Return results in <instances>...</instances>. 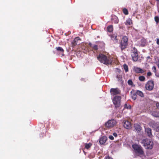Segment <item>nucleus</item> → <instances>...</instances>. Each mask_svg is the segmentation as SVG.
I'll use <instances>...</instances> for the list:
<instances>
[{"label": "nucleus", "instance_id": "obj_28", "mask_svg": "<svg viewBox=\"0 0 159 159\" xmlns=\"http://www.w3.org/2000/svg\"><path fill=\"white\" fill-rule=\"evenodd\" d=\"M154 20L156 22V24L157 25L159 22V17L158 16H155L154 17Z\"/></svg>", "mask_w": 159, "mask_h": 159}, {"label": "nucleus", "instance_id": "obj_8", "mask_svg": "<svg viewBox=\"0 0 159 159\" xmlns=\"http://www.w3.org/2000/svg\"><path fill=\"white\" fill-rule=\"evenodd\" d=\"M110 92L111 95L114 96L120 94V90L118 88H111L110 89Z\"/></svg>", "mask_w": 159, "mask_h": 159}, {"label": "nucleus", "instance_id": "obj_15", "mask_svg": "<svg viewBox=\"0 0 159 159\" xmlns=\"http://www.w3.org/2000/svg\"><path fill=\"white\" fill-rule=\"evenodd\" d=\"M131 55L133 60L134 61H136L138 60L139 58L138 53L131 54Z\"/></svg>", "mask_w": 159, "mask_h": 159}, {"label": "nucleus", "instance_id": "obj_27", "mask_svg": "<svg viewBox=\"0 0 159 159\" xmlns=\"http://www.w3.org/2000/svg\"><path fill=\"white\" fill-rule=\"evenodd\" d=\"M123 67L126 72H127L129 70L128 66L126 64H124L123 65Z\"/></svg>", "mask_w": 159, "mask_h": 159}, {"label": "nucleus", "instance_id": "obj_31", "mask_svg": "<svg viewBox=\"0 0 159 159\" xmlns=\"http://www.w3.org/2000/svg\"><path fill=\"white\" fill-rule=\"evenodd\" d=\"M117 78L119 81H121L122 80V78L120 75H117L116 76Z\"/></svg>", "mask_w": 159, "mask_h": 159}, {"label": "nucleus", "instance_id": "obj_19", "mask_svg": "<svg viewBox=\"0 0 159 159\" xmlns=\"http://www.w3.org/2000/svg\"><path fill=\"white\" fill-rule=\"evenodd\" d=\"M140 46L144 47L146 45V40L145 39H143L141 40Z\"/></svg>", "mask_w": 159, "mask_h": 159}, {"label": "nucleus", "instance_id": "obj_42", "mask_svg": "<svg viewBox=\"0 0 159 159\" xmlns=\"http://www.w3.org/2000/svg\"><path fill=\"white\" fill-rule=\"evenodd\" d=\"M158 48H159V47H158Z\"/></svg>", "mask_w": 159, "mask_h": 159}, {"label": "nucleus", "instance_id": "obj_20", "mask_svg": "<svg viewBox=\"0 0 159 159\" xmlns=\"http://www.w3.org/2000/svg\"><path fill=\"white\" fill-rule=\"evenodd\" d=\"M134 127L136 130L138 131H140L141 130V128L139 125L136 124L134 125Z\"/></svg>", "mask_w": 159, "mask_h": 159}, {"label": "nucleus", "instance_id": "obj_40", "mask_svg": "<svg viewBox=\"0 0 159 159\" xmlns=\"http://www.w3.org/2000/svg\"><path fill=\"white\" fill-rule=\"evenodd\" d=\"M89 45L90 47L92 48V47L93 46V45L91 43H89Z\"/></svg>", "mask_w": 159, "mask_h": 159}, {"label": "nucleus", "instance_id": "obj_11", "mask_svg": "<svg viewBox=\"0 0 159 159\" xmlns=\"http://www.w3.org/2000/svg\"><path fill=\"white\" fill-rule=\"evenodd\" d=\"M80 40V39L78 37L75 38L74 40L71 42V44L72 46L73 47L76 46L78 43V41Z\"/></svg>", "mask_w": 159, "mask_h": 159}, {"label": "nucleus", "instance_id": "obj_7", "mask_svg": "<svg viewBox=\"0 0 159 159\" xmlns=\"http://www.w3.org/2000/svg\"><path fill=\"white\" fill-rule=\"evenodd\" d=\"M154 87V83L152 80L148 81L145 84V88L146 90L148 91L152 90Z\"/></svg>", "mask_w": 159, "mask_h": 159}, {"label": "nucleus", "instance_id": "obj_21", "mask_svg": "<svg viewBox=\"0 0 159 159\" xmlns=\"http://www.w3.org/2000/svg\"><path fill=\"white\" fill-rule=\"evenodd\" d=\"M113 26L112 25L108 26L107 27V31L109 32H111L113 31Z\"/></svg>", "mask_w": 159, "mask_h": 159}, {"label": "nucleus", "instance_id": "obj_1", "mask_svg": "<svg viewBox=\"0 0 159 159\" xmlns=\"http://www.w3.org/2000/svg\"><path fill=\"white\" fill-rule=\"evenodd\" d=\"M97 58L101 63L106 65L111 64L112 63V61L109 58L102 54H99Z\"/></svg>", "mask_w": 159, "mask_h": 159}, {"label": "nucleus", "instance_id": "obj_2", "mask_svg": "<svg viewBox=\"0 0 159 159\" xmlns=\"http://www.w3.org/2000/svg\"><path fill=\"white\" fill-rule=\"evenodd\" d=\"M132 147L134 149L135 153L138 156L143 155L144 152L142 147L139 145L134 144L132 145Z\"/></svg>", "mask_w": 159, "mask_h": 159}, {"label": "nucleus", "instance_id": "obj_16", "mask_svg": "<svg viewBox=\"0 0 159 159\" xmlns=\"http://www.w3.org/2000/svg\"><path fill=\"white\" fill-rule=\"evenodd\" d=\"M133 92V94H132V98L134 100H135L137 98V94L136 93V92H135V90H133L131 93H132Z\"/></svg>", "mask_w": 159, "mask_h": 159}, {"label": "nucleus", "instance_id": "obj_29", "mask_svg": "<svg viewBox=\"0 0 159 159\" xmlns=\"http://www.w3.org/2000/svg\"><path fill=\"white\" fill-rule=\"evenodd\" d=\"M123 13L125 15H127L128 14V10L125 8H124L122 10Z\"/></svg>", "mask_w": 159, "mask_h": 159}, {"label": "nucleus", "instance_id": "obj_9", "mask_svg": "<svg viewBox=\"0 0 159 159\" xmlns=\"http://www.w3.org/2000/svg\"><path fill=\"white\" fill-rule=\"evenodd\" d=\"M134 71L137 74H143L145 73L146 70L139 67L134 66L133 68Z\"/></svg>", "mask_w": 159, "mask_h": 159}, {"label": "nucleus", "instance_id": "obj_18", "mask_svg": "<svg viewBox=\"0 0 159 159\" xmlns=\"http://www.w3.org/2000/svg\"><path fill=\"white\" fill-rule=\"evenodd\" d=\"M136 93L137 95L142 98H143L144 96L143 93L141 91L137 90L136 91Z\"/></svg>", "mask_w": 159, "mask_h": 159}, {"label": "nucleus", "instance_id": "obj_17", "mask_svg": "<svg viewBox=\"0 0 159 159\" xmlns=\"http://www.w3.org/2000/svg\"><path fill=\"white\" fill-rule=\"evenodd\" d=\"M125 24L126 25H130L132 24V21L131 19L129 18L127 19L125 22Z\"/></svg>", "mask_w": 159, "mask_h": 159}, {"label": "nucleus", "instance_id": "obj_23", "mask_svg": "<svg viewBox=\"0 0 159 159\" xmlns=\"http://www.w3.org/2000/svg\"><path fill=\"white\" fill-rule=\"evenodd\" d=\"M92 145V144L91 143H86L85 144V148L87 149H89L91 147Z\"/></svg>", "mask_w": 159, "mask_h": 159}, {"label": "nucleus", "instance_id": "obj_30", "mask_svg": "<svg viewBox=\"0 0 159 159\" xmlns=\"http://www.w3.org/2000/svg\"><path fill=\"white\" fill-rule=\"evenodd\" d=\"M128 84L131 86H133V83L132 82V81L131 80H129L128 81Z\"/></svg>", "mask_w": 159, "mask_h": 159}, {"label": "nucleus", "instance_id": "obj_6", "mask_svg": "<svg viewBox=\"0 0 159 159\" xmlns=\"http://www.w3.org/2000/svg\"><path fill=\"white\" fill-rule=\"evenodd\" d=\"M117 124L116 120L114 119L109 120L105 124V126L106 128L109 129L115 126Z\"/></svg>", "mask_w": 159, "mask_h": 159}, {"label": "nucleus", "instance_id": "obj_32", "mask_svg": "<svg viewBox=\"0 0 159 159\" xmlns=\"http://www.w3.org/2000/svg\"><path fill=\"white\" fill-rule=\"evenodd\" d=\"M92 48L95 50H97L98 49V46L97 45H93L92 47Z\"/></svg>", "mask_w": 159, "mask_h": 159}, {"label": "nucleus", "instance_id": "obj_41", "mask_svg": "<svg viewBox=\"0 0 159 159\" xmlns=\"http://www.w3.org/2000/svg\"><path fill=\"white\" fill-rule=\"evenodd\" d=\"M158 107H159V104H158Z\"/></svg>", "mask_w": 159, "mask_h": 159}, {"label": "nucleus", "instance_id": "obj_39", "mask_svg": "<svg viewBox=\"0 0 159 159\" xmlns=\"http://www.w3.org/2000/svg\"><path fill=\"white\" fill-rule=\"evenodd\" d=\"M113 135L115 137H116L117 136V134L116 133H113Z\"/></svg>", "mask_w": 159, "mask_h": 159}, {"label": "nucleus", "instance_id": "obj_25", "mask_svg": "<svg viewBox=\"0 0 159 159\" xmlns=\"http://www.w3.org/2000/svg\"><path fill=\"white\" fill-rule=\"evenodd\" d=\"M152 115L155 117H159V114L157 112L155 111L152 112Z\"/></svg>", "mask_w": 159, "mask_h": 159}, {"label": "nucleus", "instance_id": "obj_37", "mask_svg": "<svg viewBox=\"0 0 159 159\" xmlns=\"http://www.w3.org/2000/svg\"><path fill=\"white\" fill-rule=\"evenodd\" d=\"M156 40H157V42H156L157 44L158 45H159V39H158V38Z\"/></svg>", "mask_w": 159, "mask_h": 159}, {"label": "nucleus", "instance_id": "obj_36", "mask_svg": "<svg viewBox=\"0 0 159 159\" xmlns=\"http://www.w3.org/2000/svg\"><path fill=\"white\" fill-rule=\"evenodd\" d=\"M110 139L111 140H113L114 139V137L112 135H110L109 137Z\"/></svg>", "mask_w": 159, "mask_h": 159}, {"label": "nucleus", "instance_id": "obj_34", "mask_svg": "<svg viewBox=\"0 0 159 159\" xmlns=\"http://www.w3.org/2000/svg\"><path fill=\"white\" fill-rule=\"evenodd\" d=\"M152 75V73L150 71L148 72L147 73V76L148 77L150 76H151Z\"/></svg>", "mask_w": 159, "mask_h": 159}, {"label": "nucleus", "instance_id": "obj_14", "mask_svg": "<svg viewBox=\"0 0 159 159\" xmlns=\"http://www.w3.org/2000/svg\"><path fill=\"white\" fill-rule=\"evenodd\" d=\"M145 130L148 136L149 137L151 138L152 136L151 129L149 128H145Z\"/></svg>", "mask_w": 159, "mask_h": 159}, {"label": "nucleus", "instance_id": "obj_38", "mask_svg": "<svg viewBox=\"0 0 159 159\" xmlns=\"http://www.w3.org/2000/svg\"><path fill=\"white\" fill-rule=\"evenodd\" d=\"M124 107L125 108H126L127 109H128L129 108H130V107L129 106V107H127V104H125V105H124Z\"/></svg>", "mask_w": 159, "mask_h": 159}, {"label": "nucleus", "instance_id": "obj_5", "mask_svg": "<svg viewBox=\"0 0 159 159\" xmlns=\"http://www.w3.org/2000/svg\"><path fill=\"white\" fill-rule=\"evenodd\" d=\"M113 102L116 108L119 107L120 106L121 97L120 96H116L113 98Z\"/></svg>", "mask_w": 159, "mask_h": 159}, {"label": "nucleus", "instance_id": "obj_24", "mask_svg": "<svg viewBox=\"0 0 159 159\" xmlns=\"http://www.w3.org/2000/svg\"><path fill=\"white\" fill-rule=\"evenodd\" d=\"M139 80L141 81H144L145 80V78L143 75H141L139 77Z\"/></svg>", "mask_w": 159, "mask_h": 159}, {"label": "nucleus", "instance_id": "obj_35", "mask_svg": "<svg viewBox=\"0 0 159 159\" xmlns=\"http://www.w3.org/2000/svg\"><path fill=\"white\" fill-rule=\"evenodd\" d=\"M105 159H112V158L109 156H107L106 157Z\"/></svg>", "mask_w": 159, "mask_h": 159}, {"label": "nucleus", "instance_id": "obj_3", "mask_svg": "<svg viewBox=\"0 0 159 159\" xmlns=\"http://www.w3.org/2000/svg\"><path fill=\"white\" fill-rule=\"evenodd\" d=\"M141 143L145 148L147 149H152L153 145L152 141L150 139H143L141 142Z\"/></svg>", "mask_w": 159, "mask_h": 159}, {"label": "nucleus", "instance_id": "obj_22", "mask_svg": "<svg viewBox=\"0 0 159 159\" xmlns=\"http://www.w3.org/2000/svg\"><path fill=\"white\" fill-rule=\"evenodd\" d=\"M56 49L57 51L58 52H60L62 53H63L64 52V50L61 47H57L56 48Z\"/></svg>", "mask_w": 159, "mask_h": 159}, {"label": "nucleus", "instance_id": "obj_13", "mask_svg": "<svg viewBox=\"0 0 159 159\" xmlns=\"http://www.w3.org/2000/svg\"><path fill=\"white\" fill-rule=\"evenodd\" d=\"M111 20L113 23L116 24L118 23L119 20L118 17L115 15H113L112 16Z\"/></svg>", "mask_w": 159, "mask_h": 159}, {"label": "nucleus", "instance_id": "obj_26", "mask_svg": "<svg viewBox=\"0 0 159 159\" xmlns=\"http://www.w3.org/2000/svg\"><path fill=\"white\" fill-rule=\"evenodd\" d=\"M131 50L132 51V52L131 54L138 53V51L137 49H136L135 47H133L132 48V49Z\"/></svg>", "mask_w": 159, "mask_h": 159}, {"label": "nucleus", "instance_id": "obj_12", "mask_svg": "<svg viewBox=\"0 0 159 159\" xmlns=\"http://www.w3.org/2000/svg\"><path fill=\"white\" fill-rule=\"evenodd\" d=\"M107 140V137L104 136L100 138L99 141L101 144H103L106 143Z\"/></svg>", "mask_w": 159, "mask_h": 159}, {"label": "nucleus", "instance_id": "obj_33", "mask_svg": "<svg viewBox=\"0 0 159 159\" xmlns=\"http://www.w3.org/2000/svg\"><path fill=\"white\" fill-rule=\"evenodd\" d=\"M152 71L154 72L155 73H156L157 72V69L156 68L155 66H153L152 67Z\"/></svg>", "mask_w": 159, "mask_h": 159}, {"label": "nucleus", "instance_id": "obj_4", "mask_svg": "<svg viewBox=\"0 0 159 159\" xmlns=\"http://www.w3.org/2000/svg\"><path fill=\"white\" fill-rule=\"evenodd\" d=\"M128 45V38L126 36H124L120 42L119 47L122 51L126 48Z\"/></svg>", "mask_w": 159, "mask_h": 159}, {"label": "nucleus", "instance_id": "obj_10", "mask_svg": "<svg viewBox=\"0 0 159 159\" xmlns=\"http://www.w3.org/2000/svg\"><path fill=\"white\" fill-rule=\"evenodd\" d=\"M123 125L124 127L127 129H129L131 128V124L128 120H124L123 121Z\"/></svg>", "mask_w": 159, "mask_h": 159}]
</instances>
